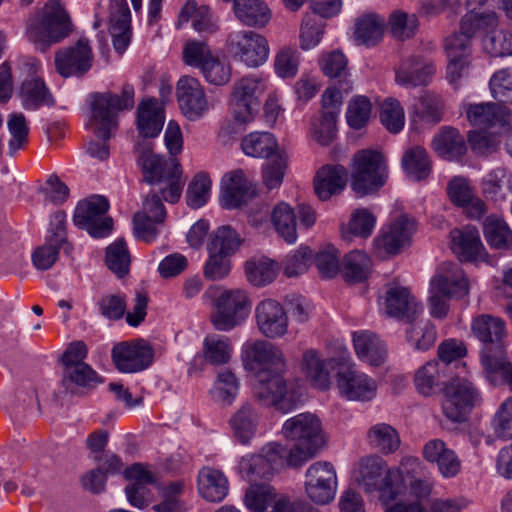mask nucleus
Instances as JSON below:
<instances>
[{"instance_id": "nucleus-56", "label": "nucleus", "mask_w": 512, "mask_h": 512, "mask_svg": "<svg viewBox=\"0 0 512 512\" xmlns=\"http://www.w3.org/2000/svg\"><path fill=\"white\" fill-rule=\"evenodd\" d=\"M499 21L494 11H475L467 12L461 19L460 28L468 35H475L478 31H489L498 27Z\"/></svg>"}, {"instance_id": "nucleus-52", "label": "nucleus", "mask_w": 512, "mask_h": 512, "mask_svg": "<svg viewBox=\"0 0 512 512\" xmlns=\"http://www.w3.org/2000/svg\"><path fill=\"white\" fill-rule=\"evenodd\" d=\"M242 242L243 239L231 226H218L210 234L208 250L231 255L239 249Z\"/></svg>"}, {"instance_id": "nucleus-54", "label": "nucleus", "mask_w": 512, "mask_h": 512, "mask_svg": "<svg viewBox=\"0 0 512 512\" xmlns=\"http://www.w3.org/2000/svg\"><path fill=\"white\" fill-rule=\"evenodd\" d=\"M407 329V340L416 349L426 351L433 346L437 338L435 326L429 321L418 318L409 322Z\"/></svg>"}, {"instance_id": "nucleus-35", "label": "nucleus", "mask_w": 512, "mask_h": 512, "mask_svg": "<svg viewBox=\"0 0 512 512\" xmlns=\"http://www.w3.org/2000/svg\"><path fill=\"white\" fill-rule=\"evenodd\" d=\"M164 114L158 101L153 98L143 100L137 110V129L143 137H156L162 130Z\"/></svg>"}, {"instance_id": "nucleus-31", "label": "nucleus", "mask_w": 512, "mask_h": 512, "mask_svg": "<svg viewBox=\"0 0 512 512\" xmlns=\"http://www.w3.org/2000/svg\"><path fill=\"white\" fill-rule=\"evenodd\" d=\"M386 19L377 13L359 16L354 23V40L359 45L374 47L379 44L386 29Z\"/></svg>"}, {"instance_id": "nucleus-5", "label": "nucleus", "mask_w": 512, "mask_h": 512, "mask_svg": "<svg viewBox=\"0 0 512 512\" xmlns=\"http://www.w3.org/2000/svg\"><path fill=\"white\" fill-rule=\"evenodd\" d=\"M73 23L61 0H49L39 19L32 20L27 27L28 39L41 52H46L72 33Z\"/></svg>"}, {"instance_id": "nucleus-9", "label": "nucleus", "mask_w": 512, "mask_h": 512, "mask_svg": "<svg viewBox=\"0 0 512 512\" xmlns=\"http://www.w3.org/2000/svg\"><path fill=\"white\" fill-rule=\"evenodd\" d=\"M290 467L287 447L271 442L266 444L258 454H248L239 461V472L248 481L270 479L276 472Z\"/></svg>"}, {"instance_id": "nucleus-14", "label": "nucleus", "mask_w": 512, "mask_h": 512, "mask_svg": "<svg viewBox=\"0 0 512 512\" xmlns=\"http://www.w3.org/2000/svg\"><path fill=\"white\" fill-rule=\"evenodd\" d=\"M336 487V471L330 462L317 461L307 469L305 489L313 502L329 503L335 497Z\"/></svg>"}, {"instance_id": "nucleus-10", "label": "nucleus", "mask_w": 512, "mask_h": 512, "mask_svg": "<svg viewBox=\"0 0 512 512\" xmlns=\"http://www.w3.org/2000/svg\"><path fill=\"white\" fill-rule=\"evenodd\" d=\"M251 300L242 289L225 290L214 301L210 321L218 331H230L241 325L249 316Z\"/></svg>"}, {"instance_id": "nucleus-42", "label": "nucleus", "mask_w": 512, "mask_h": 512, "mask_svg": "<svg viewBox=\"0 0 512 512\" xmlns=\"http://www.w3.org/2000/svg\"><path fill=\"white\" fill-rule=\"evenodd\" d=\"M20 97L26 110H37L43 106L52 107L55 100L40 78L26 79L21 86Z\"/></svg>"}, {"instance_id": "nucleus-58", "label": "nucleus", "mask_w": 512, "mask_h": 512, "mask_svg": "<svg viewBox=\"0 0 512 512\" xmlns=\"http://www.w3.org/2000/svg\"><path fill=\"white\" fill-rule=\"evenodd\" d=\"M275 499V489L267 484L251 485L245 493V505L252 512H265L272 503L275 506L280 501V499ZM281 500L288 501L285 498H281Z\"/></svg>"}, {"instance_id": "nucleus-23", "label": "nucleus", "mask_w": 512, "mask_h": 512, "mask_svg": "<svg viewBox=\"0 0 512 512\" xmlns=\"http://www.w3.org/2000/svg\"><path fill=\"white\" fill-rule=\"evenodd\" d=\"M386 310L393 317L413 322L422 314L423 306L407 288L391 286L386 292Z\"/></svg>"}, {"instance_id": "nucleus-40", "label": "nucleus", "mask_w": 512, "mask_h": 512, "mask_svg": "<svg viewBox=\"0 0 512 512\" xmlns=\"http://www.w3.org/2000/svg\"><path fill=\"white\" fill-rule=\"evenodd\" d=\"M236 18L247 27L262 28L271 19L268 6L261 0H234Z\"/></svg>"}, {"instance_id": "nucleus-51", "label": "nucleus", "mask_w": 512, "mask_h": 512, "mask_svg": "<svg viewBox=\"0 0 512 512\" xmlns=\"http://www.w3.org/2000/svg\"><path fill=\"white\" fill-rule=\"evenodd\" d=\"M278 264L269 258L252 259L246 262L245 272L248 281L255 286H265L277 276Z\"/></svg>"}, {"instance_id": "nucleus-15", "label": "nucleus", "mask_w": 512, "mask_h": 512, "mask_svg": "<svg viewBox=\"0 0 512 512\" xmlns=\"http://www.w3.org/2000/svg\"><path fill=\"white\" fill-rule=\"evenodd\" d=\"M256 196V187L245 172L236 169L225 173L220 183V203L226 209L247 205Z\"/></svg>"}, {"instance_id": "nucleus-32", "label": "nucleus", "mask_w": 512, "mask_h": 512, "mask_svg": "<svg viewBox=\"0 0 512 512\" xmlns=\"http://www.w3.org/2000/svg\"><path fill=\"white\" fill-rule=\"evenodd\" d=\"M109 31L115 51L123 54L132 37L131 13L126 1H122L118 7H112Z\"/></svg>"}, {"instance_id": "nucleus-25", "label": "nucleus", "mask_w": 512, "mask_h": 512, "mask_svg": "<svg viewBox=\"0 0 512 512\" xmlns=\"http://www.w3.org/2000/svg\"><path fill=\"white\" fill-rule=\"evenodd\" d=\"M299 369L305 379L315 388L326 390L330 385L328 361L313 348L306 349L299 360Z\"/></svg>"}, {"instance_id": "nucleus-27", "label": "nucleus", "mask_w": 512, "mask_h": 512, "mask_svg": "<svg viewBox=\"0 0 512 512\" xmlns=\"http://www.w3.org/2000/svg\"><path fill=\"white\" fill-rule=\"evenodd\" d=\"M481 363L488 380L496 384L503 380L511 388L512 364L507 360L503 344H496L492 349L486 345L481 356Z\"/></svg>"}, {"instance_id": "nucleus-34", "label": "nucleus", "mask_w": 512, "mask_h": 512, "mask_svg": "<svg viewBox=\"0 0 512 512\" xmlns=\"http://www.w3.org/2000/svg\"><path fill=\"white\" fill-rule=\"evenodd\" d=\"M483 196L495 204L506 201L512 193V175L503 167L491 170L481 182Z\"/></svg>"}, {"instance_id": "nucleus-18", "label": "nucleus", "mask_w": 512, "mask_h": 512, "mask_svg": "<svg viewBox=\"0 0 512 512\" xmlns=\"http://www.w3.org/2000/svg\"><path fill=\"white\" fill-rule=\"evenodd\" d=\"M92 62V49L85 39L59 49L54 60L56 71L65 78L84 75L92 67Z\"/></svg>"}, {"instance_id": "nucleus-24", "label": "nucleus", "mask_w": 512, "mask_h": 512, "mask_svg": "<svg viewBox=\"0 0 512 512\" xmlns=\"http://www.w3.org/2000/svg\"><path fill=\"white\" fill-rule=\"evenodd\" d=\"M103 382L101 376L88 364L63 369L61 386L65 393L83 396Z\"/></svg>"}, {"instance_id": "nucleus-20", "label": "nucleus", "mask_w": 512, "mask_h": 512, "mask_svg": "<svg viewBox=\"0 0 512 512\" xmlns=\"http://www.w3.org/2000/svg\"><path fill=\"white\" fill-rule=\"evenodd\" d=\"M60 249L70 255L73 246L68 241L66 226H52L48 230L44 244L36 247L32 252L33 266L41 271L50 269L58 260Z\"/></svg>"}, {"instance_id": "nucleus-19", "label": "nucleus", "mask_w": 512, "mask_h": 512, "mask_svg": "<svg viewBox=\"0 0 512 512\" xmlns=\"http://www.w3.org/2000/svg\"><path fill=\"white\" fill-rule=\"evenodd\" d=\"M176 97L182 114L190 121L201 119L209 110L204 89L196 78L181 77L177 83Z\"/></svg>"}, {"instance_id": "nucleus-4", "label": "nucleus", "mask_w": 512, "mask_h": 512, "mask_svg": "<svg viewBox=\"0 0 512 512\" xmlns=\"http://www.w3.org/2000/svg\"><path fill=\"white\" fill-rule=\"evenodd\" d=\"M353 478L366 494L378 493L384 506L394 501L406 488L400 470L389 468L379 456L361 458L353 471Z\"/></svg>"}, {"instance_id": "nucleus-37", "label": "nucleus", "mask_w": 512, "mask_h": 512, "mask_svg": "<svg viewBox=\"0 0 512 512\" xmlns=\"http://www.w3.org/2000/svg\"><path fill=\"white\" fill-rule=\"evenodd\" d=\"M462 109L467 120L473 126L487 128L497 123H507L504 119V108L493 102L486 103H464Z\"/></svg>"}, {"instance_id": "nucleus-49", "label": "nucleus", "mask_w": 512, "mask_h": 512, "mask_svg": "<svg viewBox=\"0 0 512 512\" xmlns=\"http://www.w3.org/2000/svg\"><path fill=\"white\" fill-rule=\"evenodd\" d=\"M369 444L383 454H391L398 450L400 437L396 429L386 423L373 425L367 433Z\"/></svg>"}, {"instance_id": "nucleus-28", "label": "nucleus", "mask_w": 512, "mask_h": 512, "mask_svg": "<svg viewBox=\"0 0 512 512\" xmlns=\"http://www.w3.org/2000/svg\"><path fill=\"white\" fill-rule=\"evenodd\" d=\"M109 208L107 198L91 195L77 203L73 214L74 224H113L108 214Z\"/></svg>"}, {"instance_id": "nucleus-8", "label": "nucleus", "mask_w": 512, "mask_h": 512, "mask_svg": "<svg viewBox=\"0 0 512 512\" xmlns=\"http://www.w3.org/2000/svg\"><path fill=\"white\" fill-rule=\"evenodd\" d=\"M448 274H438L431 282L429 299L430 313L433 317L443 319L449 311L448 299H460L469 293V281L464 271L455 264L444 263Z\"/></svg>"}, {"instance_id": "nucleus-17", "label": "nucleus", "mask_w": 512, "mask_h": 512, "mask_svg": "<svg viewBox=\"0 0 512 512\" xmlns=\"http://www.w3.org/2000/svg\"><path fill=\"white\" fill-rule=\"evenodd\" d=\"M448 247L460 262L473 263L487 258L479 232L472 226H455L449 232Z\"/></svg>"}, {"instance_id": "nucleus-39", "label": "nucleus", "mask_w": 512, "mask_h": 512, "mask_svg": "<svg viewBox=\"0 0 512 512\" xmlns=\"http://www.w3.org/2000/svg\"><path fill=\"white\" fill-rule=\"evenodd\" d=\"M234 346L232 340L225 335L208 334L202 345L204 361L211 366L228 364L233 356Z\"/></svg>"}, {"instance_id": "nucleus-46", "label": "nucleus", "mask_w": 512, "mask_h": 512, "mask_svg": "<svg viewBox=\"0 0 512 512\" xmlns=\"http://www.w3.org/2000/svg\"><path fill=\"white\" fill-rule=\"evenodd\" d=\"M299 219L303 224H313L316 221L314 209L307 204H299L297 212L287 202H278L270 212L272 224H296Z\"/></svg>"}, {"instance_id": "nucleus-55", "label": "nucleus", "mask_w": 512, "mask_h": 512, "mask_svg": "<svg viewBox=\"0 0 512 512\" xmlns=\"http://www.w3.org/2000/svg\"><path fill=\"white\" fill-rule=\"evenodd\" d=\"M239 391V381L231 370H223L217 374L210 394L212 398L223 404L231 405Z\"/></svg>"}, {"instance_id": "nucleus-1", "label": "nucleus", "mask_w": 512, "mask_h": 512, "mask_svg": "<svg viewBox=\"0 0 512 512\" xmlns=\"http://www.w3.org/2000/svg\"><path fill=\"white\" fill-rule=\"evenodd\" d=\"M246 370L254 374V396L266 405L288 412L296 406L298 394L283 374L286 360L282 350L265 340L247 341L242 348Z\"/></svg>"}, {"instance_id": "nucleus-13", "label": "nucleus", "mask_w": 512, "mask_h": 512, "mask_svg": "<svg viewBox=\"0 0 512 512\" xmlns=\"http://www.w3.org/2000/svg\"><path fill=\"white\" fill-rule=\"evenodd\" d=\"M111 358L121 373H137L152 364L154 351L144 340L123 341L113 346Z\"/></svg>"}, {"instance_id": "nucleus-38", "label": "nucleus", "mask_w": 512, "mask_h": 512, "mask_svg": "<svg viewBox=\"0 0 512 512\" xmlns=\"http://www.w3.org/2000/svg\"><path fill=\"white\" fill-rule=\"evenodd\" d=\"M198 491L205 500L220 502L228 493V480L220 470L203 467L198 474Z\"/></svg>"}, {"instance_id": "nucleus-47", "label": "nucleus", "mask_w": 512, "mask_h": 512, "mask_svg": "<svg viewBox=\"0 0 512 512\" xmlns=\"http://www.w3.org/2000/svg\"><path fill=\"white\" fill-rule=\"evenodd\" d=\"M433 148L440 156L448 160L456 159L466 152L464 137L454 128H445L433 140Z\"/></svg>"}, {"instance_id": "nucleus-29", "label": "nucleus", "mask_w": 512, "mask_h": 512, "mask_svg": "<svg viewBox=\"0 0 512 512\" xmlns=\"http://www.w3.org/2000/svg\"><path fill=\"white\" fill-rule=\"evenodd\" d=\"M423 457L430 463H436L440 473L446 478L454 477L460 471L461 462L457 455L440 439L429 440L424 445Z\"/></svg>"}, {"instance_id": "nucleus-30", "label": "nucleus", "mask_w": 512, "mask_h": 512, "mask_svg": "<svg viewBox=\"0 0 512 512\" xmlns=\"http://www.w3.org/2000/svg\"><path fill=\"white\" fill-rule=\"evenodd\" d=\"M347 183V170L342 165H325L318 170L314 181L315 193L320 200H328L341 193Z\"/></svg>"}, {"instance_id": "nucleus-43", "label": "nucleus", "mask_w": 512, "mask_h": 512, "mask_svg": "<svg viewBox=\"0 0 512 512\" xmlns=\"http://www.w3.org/2000/svg\"><path fill=\"white\" fill-rule=\"evenodd\" d=\"M475 337L485 344H500L506 336L505 322L496 316L482 314L471 324Z\"/></svg>"}, {"instance_id": "nucleus-64", "label": "nucleus", "mask_w": 512, "mask_h": 512, "mask_svg": "<svg viewBox=\"0 0 512 512\" xmlns=\"http://www.w3.org/2000/svg\"><path fill=\"white\" fill-rule=\"evenodd\" d=\"M489 88L495 100L512 103V68L496 71L489 81Z\"/></svg>"}, {"instance_id": "nucleus-26", "label": "nucleus", "mask_w": 512, "mask_h": 512, "mask_svg": "<svg viewBox=\"0 0 512 512\" xmlns=\"http://www.w3.org/2000/svg\"><path fill=\"white\" fill-rule=\"evenodd\" d=\"M435 73V65L419 56H412L402 62L396 71V82L406 87L426 85Z\"/></svg>"}, {"instance_id": "nucleus-60", "label": "nucleus", "mask_w": 512, "mask_h": 512, "mask_svg": "<svg viewBox=\"0 0 512 512\" xmlns=\"http://www.w3.org/2000/svg\"><path fill=\"white\" fill-rule=\"evenodd\" d=\"M300 65V53L291 46L281 47L274 56V72L282 79L294 78Z\"/></svg>"}, {"instance_id": "nucleus-59", "label": "nucleus", "mask_w": 512, "mask_h": 512, "mask_svg": "<svg viewBox=\"0 0 512 512\" xmlns=\"http://www.w3.org/2000/svg\"><path fill=\"white\" fill-rule=\"evenodd\" d=\"M388 24L391 35L398 40L414 37L419 28L418 17L402 10L393 11L389 16Z\"/></svg>"}, {"instance_id": "nucleus-61", "label": "nucleus", "mask_w": 512, "mask_h": 512, "mask_svg": "<svg viewBox=\"0 0 512 512\" xmlns=\"http://www.w3.org/2000/svg\"><path fill=\"white\" fill-rule=\"evenodd\" d=\"M482 46L491 56H512V33L495 28L483 36Z\"/></svg>"}, {"instance_id": "nucleus-62", "label": "nucleus", "mask_w": 512, "mask_h": 512, "mask_svg": "<svg viewBox=\"0 0 512 512\" xmlns=\"http://www.w3.org/2000/svg\"><path fill=\"white\" fill-rule=\"evenodd\" d=\"M7 126L11 136L8 142V153L14 156L18 150L27 145L29 126L22 113L11 114L7 120Z\"/></svg>"}, {"instance_id": "nucleus-6", "label": "nucleus", "mask_w": 512, "mask_h": 512, "mask_svg": "<svg viewBox=\"0 0 512 512\" xmlns=\"http://www.w3.org/2000/svg\"><path fill=\"white\" fill-rule=\"evenodd\" d=\"M92 124L96 136L106 141L118 126V113L134 106V87L124 84L121 94L112 92L94 93L92 96Z\"/></svg>"}, {"instance_id": "nucleus-53", "label": "nucleus", "mask_w": 512, "mask_h": 512, "mask_svg": "<svg viewBox=\"0 0 512 512\" xmlns=\"http://www.w3.org/2000/svg\"><path fill=\"white\" fill-rule=\"evenodd\" d=\"M243 152L251 157L267 158L277 148V141L268 132H253L242 140Z\"/></svg>"}, {"instance_id": "nucleus-41", "label": "nucleus", "mask_w": 512, "mask_h": 512, "mask_svg": "<svg viewBox=\"0 0 512 512\" xmlns=\"http://www.w3.org/2000/svg\"><path fill=\"white\" fill-rule=\"evenodd\" d=\"M370 257L361 251H351L346 254L340 265V273L345 282L356 284L364 282L371 273Z\"/></svg>"}, {"instance_id": "nucleus-22", "label": "nucleus", "mask_w": 512, "mask_h": 512, "mask_svg": "<svg viewBox=\"0 0 512 512\" xmlns=\"http://www.w3.org/2000/svg\"><path fill=\"white\" fill-rule=\"evenodd\" d=\"M257 327L262 335L275 339L288 331V317L283 306L276 300L265 299L255 308Z\"/></svg>"}, {"instance_id": "nucleus-57", "label": "nucleus", "mask_w": 512, "mask_h": 512, "mask_svg": "<svg viewBox=\"0 0 512 512\" xmlns=\"http://www.w3.org/2000/svg\"><path fill=\"white\" fill-rule=\"evenodd\" d=\"M105 262L107 267L119 278H123L129 273L131 258L123 238L116 240L106 248Z\"/></svg>"}, {"instance_id": "nucleus-36", "label": "nucleus", "mask_w": 512, "mask_h": 512, "mask_svg": "<svg viewBox=\"0 0 512 512\" xmlns=\"http://www.w3.org/2000/svg\"><path fill=\"white\" fill-rule=\"evenodd\" d=\"M138 164L142 169L144 181L151 185L162 183L172 174L173 165H180L176 160L167 161L149 149H144L140 153Z\"/></svg>"}, {"instance_id": "nucleus-7", "label": "nucleus", "mask_w": 512, "mask_h": 512, "mask_svg": "<svg viewBox=\"0 0 512 512\" xmlns=\"http://www.w3.org/2000/svg\"><path fill=\"white\" fill-rule=\"evenodd\" d=\"M388 178L383 155L375 150L363 149L354 154L351 164V188L365 196L379 190Z\"/></svg>"}, {"instance_id": "nucleus-2", "label": "nucleus", "mask_w": 512, "mask_h": 512, "mask_svg": "<svg viewBox=\"0 0 512 512\" xmlns=\"http://www.w3.org/2000/svg\"><path fill=\"white\" fill-rule=\"evenodd\" d=\"M446 366L432 360L419 367L414 374V385L423 396H432L444 390L442 410L453 422H462L479 399V393L467 379H454L446 385Z\"/></svg>"}, {"instance_id": "nucleus-50", "label": "nucleus", "mask_w": 512, "mask_h": 512, "mask_svg": "<svg viewBox=\"0 0 512 512\" xmlns=\"http://www.w3.org/2000/svg\"><path fill=\"white\" fill-rule=\"evenodd\" d=\"M258 424V414L251 404H244L231 419L235 437L242 443L248 444L255 434Z\"/></svg>"}, {"instance_id": "nucleus-3", "label": "nucleus", "mask_w": 512, "mask_h": 512, "mask_svg": "<svg viewBox=\"0 0 512 512\" xmlns=\"http://www.w3.org/2000/svg\"><path fill=\"white\" fill-rule=\"evenodd\" d=\"M283 436L294 443L287 448L290 467H301L316 456L325 444L321 420L312 413H300L286 420L282 427Z\"/></svg>"}, {"instance_id": "nucleus-21", "label": "nucleus", "mask_w": 512, "mask_h": 512, "mask_svg": "<svg viewBox=\"0 0 512 512\" xmlns=\"http://www.w3.org/2000/svg\"><path fill=\"white\" fill-rule=\"evenodd\" d=\"M336 381L340 394L348 400L370 401L377 392L376 381L354 365L340 369Z\"/></svg>"}, {"instance_id": "nucleus-63", "label": "nucleus", "mask_w": 512, "mask_h": 512, "mask_svg": "<svg viewBox=\"0 0 512 512\" xmlns=\"http://www.w3.org/2000/svg\"><path fill=\"white\" fill-rule=\"evenodd\" d=\"M211 179L204 172L197 173L189 183L186 191V203L193 209L204 206L211 194Z\"/></svg>"}, {"instance_id": "nucleus-12", "label": "nucleus", "mask_w": 512, "mask_h": 512, "mask_svg": "<svg viewBox=\"0 0 512 512\" xmlns=\"http://www.w3.org/2000/svg\"><path fill=\"white\" fill-rule=\"evenodd\" d=\"M265 91L266 81L260 76H246L235 82L230 96V109L235 120L250 122L259 110L260 98Z\"/></svg>"}, {"instance_id": "nucleus-16", "label": "nucleus", "mask_w": 512, "mask_h": 512, "mask_svg": "<svg viewBox=\"0 0 512 512\" xmlns=\"http://www.w3.org/2000/svg\"><path fill=\"white\" fill-rule=\"evenodd\" d=\"M342 95L338 88H327L322 95V111L312 122L313 138L321 145H328L336 136L337 117L340 112Z\"/></svg>"}, {"instance_id": "nucleus-45", "label": "nucleus", "mask_w": 512, "mask_h": 512, "mask_svg": "<svg viewBox=\"0 0 512 512\" xmlns=\"http://www.w3.org/2000/svg\"><path fill=\"white\" fill-rule=\"evenodd\" d=\"M405 174L412 180L421 181L431 172V162L425 148L412 146L408 148L401 159Z\"/></svg>"}, {"instance_id": "nucleus-33", "label": "nucleus", "mask_w": 512, "mask_h": 512, "mask_svg": "<svg viewBox=\"0 0 512 512\" xmlns=\"http://www.w3.org/2000/svg\"><path fill=\"white\" fill-rule=\"evenodd\" d=\"M354 349L362 361L379 366L386 357V347L380 338L367 330L356 331L353 334Z\"/></svg>"}, {"instance_id": "nucleus-11", "label": "nucleus", "mask_w": 512, "mask_h": 512, "mask_svg": "<svg viewBox=\"0 0 512 512\" xmlns=\"http://www.w3.org/2000/svg\"><path fill=\"white\" fill-rule=\"evenodd\" d=\"M227 51L231 57L249 68L262 66L269 58L268 40L252 30H239L229 34Z\"/></svg>"}, {"instance_id": "nucleus-44", "label": "nucleus", "mask_w": 512, "mask_h": 512, "mask_svg": "<svg viewBox=\"0 0 512 512\" xmlns=\"http://www.w3.org/2000/svg\"><path fill=\"white\" fill-rule=\"evenodd\" d=\"M410 240L408 226H387L374 239V247L379 255L398 254Z\"/></svg>"}, {"instance_id": "nucleus-48", "label": "nucleus", "mask_w": 512, "mask_h": 512, "mask_svg": "<svg viewBox=\"0 0 512 512\" xmlns=\"http://www.w3.org/2000/svg\"><path fill=\"white\" fill-rule=\"evenodd\" d=\"M346 56L341 51H332L322 55L320 65L323 73L329 78L338 79L340 88L344 92L352 89L349 80Z\"/></svg>"}]
</instances>
